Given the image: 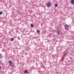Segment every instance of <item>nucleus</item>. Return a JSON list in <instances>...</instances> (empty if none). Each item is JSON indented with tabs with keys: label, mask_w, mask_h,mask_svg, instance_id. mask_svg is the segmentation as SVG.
I'll use <instances>...</instances> for the list:
<instances>
[{
	"label": "nucleus",
	"mask_w": 74,
	"mask_h": 74,
	"mask_svg": "<svg viewBox=\"0 0 74 74\" xmlns=\"http://www.w3.org/2000/svg\"><path fill=\"white\" fill-rule=\"evenodd\" d=\"M55 7H57V6H58V3L55 4Z\"/></svg>",
	"instance_id": "11"
},
{
	"label": "nucleus",
	"mask_w": 74,
	"mask_h": 74,
	"mask_svg": "<svg viewBox=\"0 0 74 74\" xmlns=\"http://www.w3.org/2000/svg\"><path fill=\"white\" fill-rule=\"evenodd\" d=\"M46 5L47 7H50L52 5L51 4V2H49L47 3Z\"/></svg>",
	"instance_id": "2"
},
{
	"label": "nucleus",
	"mask_w": 74,
	"mask_h": 74,
	"mask_svg": "<svg viewBox=\"0 0 74 74\" xmlns=\"http://www.w3.org/2000/svg\"><path fill=\"white\" fill-rule=\"evenodd\" d=\"M17 12L18 13V14L19 13V12H19V11L18 10L17 11Z\"/></svg>",
	"instance_id": "14"
},
{
	"label": "nucleus",
	"mask_w": 74,
	"mask_h": 74,
	"mask_svg": "<svg viewBox=\"0 0 74 74\" xmlns=\"http://www.w3.org/2000/svg\"><path fill=\"white\" fill-rule=\"evenodd\" d=\"M3 55L1 54H0V59H2L3 56H2Z\"/></svg>",
	"instance_id": "9"
},
{
	"label": "nucleus",
	"mask_w": 74,
	"mask_h": 74,
	"mask_svg": "<svg viewBox=\"0 0 74 74\" xmlns=\"http://www.w3.org/2000/svg\"><path fill=\"white\" fill-rule=\"evenodd\" d=\"M69 26L67 24H66L64 25V27H65V30H68L69 29Z\"/></svg>",
	"instance_id": "3"
},
{
	"label": "nucleus",
	"mask_w": 74,
	"mask_h": 74,
	"mask_svg": "<svg viewBox=\"0 0 74 74\" xmlns=\"http://www.w3.org/2000/svg\"><path fill=\"white\" fill-rule=\"evenodd\" d=\"M67 51H68V50L66 49V50H65L63 52L64 54V53H66V52H67Z\"/></svg>",
	"instance_id": "6"
},
{
	"label": "nucleus",
	"mask_w": 74,
	"mask_h": 74,
	"mask_svg": "<svg viewBox=\"0 0 74 74\" xmlns=\"http://www.w3.org/2000/svg\"><path fill=\"white\" fill-rule=\"evenodd\" d=\"M8 63L12 67H13V66L14 67V63H12V60H9L8 62Z\"/></svg>",
	"instance_id": "1"
},
{
	"label": "nucleus",
	"mask_w": 74,
	"mask_h": 74,
	"mask_svg": "<svg viewBox=\"0 0 74 74\" xmlns=\"http://www.w3.org/2000/svg\"><path fill=\"white\" fill-rule=\"evenodd\" d=\"M43 69H45V67L43 66Z\"/></svg>",
	"instance_id": "16"
},
{
	"label": "nucleus",
	"mask_w": 74,
	"mask_h": 74,
	"mask_svg": "<svg viewBox=\"0 0 74 74\" xmlns=\"http://www.w3.org/2000/svg\"><path fill=\"white\" fill-rule=\"evenodd\" d=\"M71 3L72 4H73L74 3V0H71Z\"/></svg>",
	"instance_id": "5"
},
{
	"label": "nucleus",
	"mask_w": 74,
	"mask_h": 74,
	"mask_svg": "<svg viewBox=\"0 0 74 74\" xmlns=\"http://www.w3.org/2000/svg\"><path fill=\"white\" fill-rule=\"evenodd\" d=\"M56 34H58V35H59V34H60V31H59V30L58 29H57L56 31Z\"/></svg>",
	"instance_id": "4"
},
{
	"label": "nucleus",
	"mask_w": 74,
	"mask_h": 74,
	"mask_svg": "<svg viewBox=\"0 0 74 74\" xmlns=\"http://www.w3.org/2000/svg\"><path fill=\"white\" fill-rule=\"evenodd\" d=\"M11 41H14V38H11Z\"/></svg>",
	"instance_id": "13"
},
{
	"label": "nucleus",
	"mask_w": 74,
	"mask_h": 74,
	"mask_svg": "<svg viewBox=\"0 0 74 74\" xmlns=\"http://www.w3.org/2000/svg\"><path fill=\"white\" fill-rule=\"evenodd\" d=\"M3 14L2 12H0V15H1Z\"/></svg>",
	"instance_id": "12"
},
{
	"label": "nucleus",
	"mask_w": 74,
	"mask_h": 74,
	"mask_svg": "<svg viewBox=\"0 0 74 74\" xmlns=\"http://www.w3.org/2000/svg\"><path fill=\"white\" fill-rule=\"evenodd\" d=\"M36 32L37 33H40V30L37 29L36 30Z\"/></svg>",
	"instance_id": "7"
},
{
	"label": "nucleus",
	"mask_w": 74,
	"mask_h": 74,
	"mask_svg": "<svg viewBox=\"0 0 74 74\" xmlns=\"http://www.w3.org/2000/svg\"><path fill=\"white\" fill-rule=\"evenodd\" d=\"M24 73H26V74H27V73H28V71L27 70H25L24 71Z\"/></svg>",
	"instance_id": "8"
},
{
	"label": "nucleus",
	"mask_w": 74,
	"mask_h": 74,
	"mask_svg": "<svg viewBox=\"0 0 74 74\" xmlns=\"http://www.w3.org/2000/svg\"><path fill=\"white\" fill-rule=\"evenodd\" d=\"M34 26V25L33 24H32L31 25V27H33Z\"/></svg>",
	"instance_id": "10"
},
{
	"label": "nucleus",
	"mask_w": 74,
	"mask_h": 74,
	"mask_svg": "<svg viewBox=\"0 0 74 74\" xmlns=\"http://www.w3.org/2000/svg\"><path fill=\"white\" fill-rule=\"evenodd\" d=\"M1 66H0V70H1Z\"/></svg>",
	"instance_id": "15"
}]
</instances>
